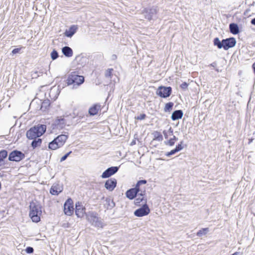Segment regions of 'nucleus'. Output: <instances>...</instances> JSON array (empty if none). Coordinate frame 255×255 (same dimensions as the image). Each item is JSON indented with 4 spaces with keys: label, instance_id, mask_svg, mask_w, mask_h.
<instances>
[{
    "label": "nucleus",
    "instance_id": "f257e3e1",
    "mask_svg": "<svg viewBox=\"0 0 255 255\" xmlns=\"http://www.w3.org/2000/svg\"><path fill=\"white\" fill-rule=\"evenodd\" d=\"M46 126L38 124L28 129L26 133V137L29 139H35L42 136L46 131Z\"/></svg>",
    "mask_w": 255,
    "mask_h": 255
},
{
    "label": "nucleus",
    "instance_id": "f03ea898",
    "mask_svg": "<svg viewBox=\"0 0 255 255\" xmlns=\"http://www.w3.org/2000/svg\"><path fill=\"white\" fill-rule=\"evenodd\" d=\"M29 216L32 221L37 223L40 221L41 215V207L37 202H31L29 205Z\"/></svg>",
    "mask_w": 255,
    "mask_h": 255
},
{
    "label": "nucleus",
    "instance_id": "7ed1b4c3",
    "mask_svg": "<svg viewBox=\"0 0 255 255\" xmlns=\"http://www.w3.org/2000/svg\"><path fill=\"white\" fill-rule=\"evenodd\" d=\"M67 138V135L60 134L49 143L48 148L51 150H56L62 147L65 143Z\"/></svg>",
    "mask_w": 255,
    "mask_h": 255
},
{
    "label": "nucleus",
    "instance_id": "20e7f679",
    "mask_svg": "<svg viewBox=\"0 0 255 255\" xmlns=\"http://www.w3.org/2000/svg\"><path fill=\"white\" fill-rule=\"evenodd\" d=\"M86 219L92 226L96 228H103V223L95 212H89L86 214Z\"/></svg>",
    "mask_w": 255,
    "mask_h": 255
},
{
    "label": "nucleus",
    "instance_id": "39448f33",
    "mask_svg": "<svg viewBox=\"0 0 255 255\" xmlns=\"http://www.w3.org/2000/svg\"><path fill=\"white\" fill-rule=\"evenodd\" d=\"M25 156L21 151L14 150L8 155V160L10 161L19 162L25 158Z\"/></svg>",
    "mask_w": 255,
    "mask_h": 255
},
{
    "label": "nucleus",
    "instance_id": "423d86ee",
    "mask_svg": "<svg viewBox=\"0 0 255 255\" xmlns=\"http://www.w3.org/2000/svg\"><path fill=\"white\" fill-rule=\"evenodd\" d=\"M172 93V88L171 87H165L160 86L157 90L156 94L159 97L163 98L169 97Z\"/></svg>",
    "mask_w": 255,
    "mask_h": 255
},
{
    "label": "nucleus",
    "instance_id": "0eeeda50",
    "mask_svg": "<svg viewBox=\"0 0 255 255\" xmlns=\"http://www.w3.org/2000/svg\"><path fill=\"white\" fill-rule=\"evenodd\" d=\"M150 213V209L146 204V201H145L144 204L139 208L136 209L134 212V215L138 217H141L146 216Z\"/></svg>",
    "mask_w": 255,
    "mask_h": 255
},
{
    "label": "nucleus",
    "instance_id": "6e6552de",
    "mask_svg": "<svg viewBox=\"0 0 255 255\" xmlns=\"http://www.w3.org/2000/svg\"><path fill=\"white\" fill-rule=\"evenodd\" d=\"M64 212L67 216H71L74 213L73 202L70 198L67 199L64 204Z\"/></svg>",
    "mask_w": 255,
    "mask_h": 255
},
{
    "label": "nucleus",
    "instance_id": "1a4fd4ad",
    "mask_svg": "<svg viewBox=\"0 0 255 255\" xmlns=\"http://www.w3.org/2000/svg\"><path fill=\"white\" fill-rule=\"evenodd\" d=\"M119 167L118 166L110 167L103 172L101 177L103 178H109L117 173L119 170Z\"/></svg>",
    "mask_w": 255,
    "mask_h": 255
},
{
    "label": "nucleus",
    "instance_id": "9d476101",
    "mask_svg": "<svg viewBox=\"0 0 255 255\" xmlns=\"http://www.w3.org/2000/svg\"><path fill=\"white\" fill-rule=\"evenodd\" d=\"M86 208L81 202H77L75 204V214L78 218H82L85 214Z\"/></svg>",
    "mask_w": 255,
    "mask_h": 255
},
{
    "label": "nucleus",
    "instance_id": "9b49d317",
    "mask_svg": "<svg viewBox=\"0 0 255 255\" xmlns=\"http://www.w3.org/2000/svg\"><path fill=\"white\" fill-rule=\"evenodd\" d=\"M117 180L115 178H110L107 180L105 183V187L109 191H112L117 185Z\"/></svg>",
    "mask_w": 255,
    "mask_h": 255
},
{
    "label": "nucleus",
    "instance_id": "f8f14e48",
    "mask_svg": "<svg viewBox=\"0 0 255 255\" xmlns=\"http://www.w3.org/2000/svg\"><path fill=\"white\" fill-rule=\"evenodd\" d=\"M66 125L65 120L62 117H58L54 122L53 125L55 126L54 128L57 129L63 128Z\"/></svg>",
    "mask_w": 255,
    "mask_h": 255
},
{
    "label": "nucleus",
    "instance_id": "ddd939ff",
    "mask_svg": "<svg viewBox=\"0 0 255 255\" xmlns=\"http://www.w3.org/2000/svg\"><path fill=\"white\" fill-rule=\"evenodd\" d=\"M157 12V9L156 8H152L150 9H145L143 12L145 18L150 20L152 18V17L156 14Z\"/></svg>",
    "mask_w": 255,
    "mask_h": 255
},
{
    "label": "nucleus",
    "instance_id": "4468645a",
    "mask_svg": "<svg viewBox=\"0 0 255 255\" xmlns=\"http://www.w3.org/2000/svg\"><path fill=\"white\" fill-rule=\"evenodd\" d=\"M236 44V40L234 38H229L224 39V49L227 50L233 47Z\"/></svg>",
    "mask_w": 255,
    "mask_h": 255
},
{
    "label": "nucleus",
    "instance_id": "2eb2a0df",
    "mask_svg": "<svg viewBox=\"0 0 255 255\" xmlns=\"http://www.w3.org/2000/svg\"><path fill=\"white\" fill-rule=\"evenodd\" d=\"M63 190V187L59 184L53 185L50 189V193L53 195H58Z\"/></svg>",
    "mask_w": 255,
    "mask_h": 255
},
{
    "label": "nucleus",
    "instance_id": "dca6fc26",
    "mask_svg": "<svg viewBox=\"0 0 255 255\" xmlns=\"http://www.w3.org/2000/svg\"><path fill=\"white\" fill-rule=\"evenodd\" d=\"M183 116V113L182 110H175L172 113L171 118L172 121H174L181 119Z\"/></svg>",
    "mask_w": 255,
    "mask_h": 255
},
{
    "label": "nucleus",
    "instance_id": "f3484780",
    "mask_svg": "<svg viewBox=\"0 0 255 255\" xmlns=\"http://www.w3.org/2000/svg\"><path fill=\"white\" fill-rule=\"evenodd\" d=\"M138 194L135 189L132 188L128 190L126 192V197L130 200L135 198Z\"/></svg>",
    "mask_w": 255,
    "mask_h": 255
},
{
    "label": "nucleus",
    "instance_id": "a211bd4d",
    "mask_svg": "<svg viewBox=\"0 0 255 255\" xmlns=\"http://www.w3.org/2000/svg\"><path fill=\"white\" fill-rule=\"evenodd\" d=\"M101 109V105L98 104L94 105L89 110V114L90 116H95L97 115L99 111Z\"/></svg>",
    "mask_w": 255,
    "mask_h": 255
},
{
    "label": "nucleus",
    "instance_id": "6ab92c4d",
    "mask_svg": "<svg viewBox=\"0 0 255 255\" xmlns=\"http://www.w3.org/2000/svg\"><path fill=\"white\" fill-rule=\"evenodd\" d=\"M104 205L105 208L107 210H110L115 206V203L113 200H111L110 198H106L105 199V203Z\"/></svg>",
    "mask_w": 255,
    "mask_h": 255
},
{
    "label": "nucleus",
    "instance_id": "aec40b11",
    "mask_svg": "<svg viewBox=\"0 0 255 255\" xmlns=\"http://www.w3.org/2000/svg\"><path fill=\"white\" fill-rule=\"evenodd\" d=\"M85 81H79L78 82L77 81H67L65 84H67V86H69L70 85H73L72 89L77 88L79 86L82 85Z\"/></svg>",
    "mask_w": 255,
    "mask_h": 255
},
{
    "label": "nucleus",
    "instance_id": "412c9836",
    "mask_svg": "<svg viewBox=\"0 0 255 255\" xmlns=\"http://www.w3.org/2000/svg\"><path fill=\"white\" fill-rule=\"evenodd\" d=\"M62 51L63 54L66 57H70L73 55V50L68 46L64 47L62 48Z\"/></svg>",
    "mask_w": 255,
    "mask_h": 255
},
{
    "label": "nucleus",
    "instance_id": "4be33fe9",
    "mask_svg": "<svg viewBox=\"0 0 255 255\" xmlns=\"http://www.w3.org/2000/svg\"><path fill=\"white\" fill-rule=\"evenodd\" d=\"M145 191H141L140 193H138V197L136 198L135 200V204L137 205L142 201H144L143 203L145 202V201H146V199H144V195H145Z\"/></svg>",
    "mask_w": 255,
    "mask_h": 255
},
{
    "label": "nucleus",
    "instance_id": "5701e85b",
    "mask_svg": "<svg viewBox=\"0 0 255 255\" xmlns=\"http://www.w3.org/2000/svg\"><path fill=\"white\" fill-rule=\"evenodd\" d=\"M68 80H84V77L78 75L76 72H73L69 75Z\"/></svg>",
    "mask_w": 255,
    "mask_h": 255
},
{
    "label": "nucleus",
    "instance_id": "b1692460",
    "mask_svg": "<svg viewBox=\"0 0 255 255\" xmlns=\"http://www.w3.org/2000/svg\"><path fill=\"white\" fill-rule=\"evenodd\" d=\"M230 30L231 32L234 34H237L239 32V27L235 23H231L230 24Z\"/></svg>",
    "mask_w": 255,
    "mask_h": 255
},
{
    "label": "nucleus",
    "instance_id": "393cba45",
    "mask_svg": "<svg viewBox=\"0 0 255 255\" xmlns=\"http://www.w3.org/2000/svg\"><path fill=\"white\" fill-rule=\"evenodd\" d=\"M77 28L75 26L73 25L71 26L68 30H66L65 32V35L68 37H72L74 33L76 32Z\"/></svg>",
    "mask_w": 255,
    "mask_h": 255
},
{
    "label": "nucleus",
    "instance_id": "a878e982",
    "mask_svg": "<svg viewBox=\"0 0 255 255\" xmlns=\"http://www.w3.org/2000/svg\"><path fill=\"white\" fill-rule=\"evenodd\" d=\"M50 105V101L49 100H45L41 103L40 109L43 111H45L48 109Z\"/></svg>",
    "mask_w": 255,
    "mask_h": 255
},
{
    "label": "nucleus",
    "instance_id": "bb28decb",
    "mask_svg": "<svg viewBox=\"0 0 255 255\" xmlns=\"http://www.w3.org/2000/svg\"><path fill=\"white\" fill-rule=\"evenodd\" d=\"M42 143V139L39 138H35V139H33V141L31 142V145L33 149L36 148L38 146H40Z\"/></svg>",
    "mask_w": 255,
    "mask_h": 255
},
{
    "label": "nucleus",
    "instance_id": "cd10ccee",
    "mask_svg": "<svg viewBox=\"0 0 255 255\" xmlns=\"http://www.w3.org/2000/svg\"><path fill=\"white\" fill-rule=\"evenodd\" d=\"M209 231L208 228H202L197 233V236L198 237H202L206 235Z\"/></svg>",
    "mask_w": 255,
    "mask_h": 255
},
{
    "label": "nucleus",
    "instance_id": "c85d7f7f",
    "mask_svg": "<svg viewBox=\"0 0 255 255\" xmlns=\"http://www.w3.org/2000/svg\"><path fill=\"white\" fill-rule=\"evenodd\" d=\"M7 156V151L3 149L0 151V162L4 163V160Z\"/></svg>",
    "mask_w": 255,
    "mask_h": 255
},
{
    "label": "nucleus",
    "instance_id": "c756f323",
    "mask_svg": "<svg viewBox=\"0 0 255 255\" xmlns=\"http://www.w3.org/2000/svg\"><path fill=\"white\" fill-rule=\"evenodd\" d=\"M174 106V103L173 102H170L165 104V107L164 108V111L165 112H170Z\"/></svg>",
    "mask_w": 255,
    "mask_h": 255
},
{
    "label": "nucleus",
    "instance_id": "7c9ffc66",
    "mask_svg": "<svg viewBox=\"0 0 255 255\" xmlns=\"http://www.w3.org/2000/svg\"><path fill=\"white\" fill-rule=\"evenodd\" d=\"M153 134L154 136V138H153L154 140H157L159 141L162 140L163 136L160 132L156 131H155L154 132H153Z\"/></svg>",
    "mask_w": 255,
    "mask_h": 255
},
{
    "label": "nucleus",
    "instance_id": "2f4dec72",
    "mask_svg": "<svg viewBox=\"0 0 255 255\" xmlns=\"http://www.w3.org/2000/svg\"><path fill=\"white\" fill-rule=\"evenodd\" d=\"M214 45L217 46L219 48H221L223 46V40L220 41L218 38H216L214 39Z\"/></svg>",
    "mask_w": 255,
    "mask_h": 255
},
{
    "label": "nucleus",
    "instance_id": "473e14b6",
    "mask_svg": "<svg viewBox=\"0 0 255 255\" xmlns=\"http://www.w3.org/2000/svg\"><path fill=\"white\" fill-rule=\"evenodd\" d=\"M113 69H108L105 72V76L107 78H113Z\"/></svg>",
    "mask_w": 255,
    "mask_h": 255
},
{
    "label": "nucleus",
    "instance_id": "72a5a7b5",
    "mask_svg": "<svg viewBox=\"0 0 255 255\" xmlns=\"http://www.w3.org/2000/svg\"><path fill=\"white\" fill-rule=\"evenodd\" d=\"M58 57V54L57 53V52L54 50L52 51V52L51 53V57L52 58V60H55L56 59H57Z\"/></svg>",
    "mask_w": 255,
    "mask_h": 255
},
{
    "label": "nucleus",
    "instance_id": "f704fd0d",
    "mask_svg": "<svg viewBox=\"0 0 255 255\" xmlns=\"http://www.w3.org/2000/svg\"><path fill=\"white\" fill-rule=\"evenodd\" d=\"M164 143L166 144V145H168L169 146H173L174 145V143H175V141H174V140L172 138H170L169 140H168L167 141H164Z\"/></svg>",
    "mask_w": 255,
    "mask_h": 255
},
{
    "label": "nucleus",
    "instance_id": "c9c22d12",
    "mask_svg": "<svg viewBox=\"0 0 255 255\" xmlns=\"http://www.w3.org/2000/svg\"><path fill=\"white\" fill-rule=\"evenodd\" d=\"M177 152H178V151L175 148H174L171 150L170 151L166 152L165 153V155L167 157H170V156L175 154Z\"/></svg>",
    "mask_w": 255,
    "mask_h": 255
},
{
    "label": "nucleus",
    "instance_id": "e433bc0d",
    "mask_svg": "<svg viewBox=\"0 0 255 255\" xmlns=\"http://www.w3.org/2000/svg\"><path fill=\"white\" fill-rule=\"evenodd\" d=\"M183 143V141H181L180 143H179L178 145L176 146V147L175 148L177 151H180L183 148V146L182 145Z\"/></svg>",
    "mask_w": 255,
    "mask_h": 255
},
{
    "label": "nucleus",
    "instance_id": "4c0bfd02",
    "mask_svg": "<svg viewBox=\"0 0 255 255\" xmlns=\"http://www.w3.org/2000/svg\"><path fill=\"white\" fill-rule=\"evenodd\" d=\"M26 253L27 254H32L34 252V249L32 247H27L25 250Z\"/></svg>",
    "mask_w": 255,
    "mask_h": 255
},
{
    "label": "nucleus",
    "instance_id": "58836bf2",
    "mask_svg": "<svg viewBox=\"0 0 255 255\" xmlns=\"http://www.w3.org/2000/svg\"><path fill=\"white\" fill-rule=\"evenodd\" d=\"M72 153V151H70L69 152L66 153L64 155H63L61 158H60V162H63L64 160H65L67 157L69 156V155Z\"/></svg>",
    "mask_w": 255,
    "mask_h": 255
},
{
    "label": "nucleus",
    "instance_id": "ea45409f",
    "mask_svg": "<svg viewBox=\"0 0 255 255\" xmlns=\"http://www.w3.org/2000/svg\"><path fill=\"white\" fill-rule=\"evenodd\" d=\"M146 116L145 114H141L139 116L135 117V119L137 120H144L146 118Z\"/></svg>",
    "mask_w": 255,
    "mask_h": 255
},
{
    "label": "nucleus",
    "instance_id": "a19ab883",
    "mask_svg": "<svg viewBox=\"0 0 255 255\" xmlns=\"http://www.w3.org/2000/svg\"><path fill=\"white\" fill-rule=\"evenodd\" d=\"M188 85H189V84H188L186 82H184L182 84H181L180 87L183 90H186L187 89Z\"/></svg>",
    "mask_w": 255,
    "mask_h": 255
},
{
    "label": "nucleus",
    "instance_id": "79ce46f5",
    "mask_svg": "<svg viewBox=\"0 0 255 255\" xmlns=\"http://www.w3.org/2000/svg\"><path fill=\"white\" fill-rule=\"evenodd\" d=\"M139 187H140V185H139V184L138 185V183H136V185H135V187H134V188H133V189H135V191H136L137 193H139V192H140H140L141 191L140 190Z\"/></svg>",
    "mask_w": 255,
    "mask_h": 255
},
{
    "label": "nucleus",
    "instance_id": "37998d69",
    "mask_svg": "<svg viewBox=\"0 0 255 255\" xmlns=\"http://www.w3.org/2000/svg\"><path fill=\"white\" fill-rule=\"evenodd\" d=\"M138 185L139 184L140 186L142 184H145L147 183V181L145 179L140 180L137 182Z\"/></svg>",
    "mask_w": 255,
    "mask_h": 255
},
{
    "label": "nucleus",
    "instance_id": "c03bdc74",
    "mask_svg": "<svg viewBox=\"0 0 255 255\" xmlns=\"http://www.w3.org/2000/svg\"><path fill=\"white\" fill-rule=\"evenodd\" d=\"M20 48H15L12 51V53L13 54H15L17 53H18L20 51Z\"/></svg>",
    "mask_w": 255,
    "mask_h": 255
},
{
    "label": "nucleus",
    "instance_id": "a18cd8bd",
    "mask_svg": "<svg viewBox=\"0 0 255 255\" xmlns=\"http://www.w3.org/2000/svg\"><path fill=\"white\" fill-rule=\"evenodd\" d=\"M167 132L168 133L169 135H173V130L171 127L169 128L168 131Z\"/></svg>",
    "mask_w": 255,
    "mask_h": 255
},
{
    "label": "nucleus",
    "instance_id": "49530a36",
    "mask_svg": "<svg viewBox=\"0 0 255 255\" xmlns=\"http://www.w3.org/2000/svg\"><path fill=\"white\" fill-rule=\"evenodd\" d=\"M163 133L164 135L165 138L167 139L168 135H169L167 131H166L165 130H164Z\"/></svg>",
    "mask_w": 255,
    "mask_h": 255
},
{
    "label": "nucleus",
    "instance_id": "de8ad7c7",
    "mask_svg": "<svg viewBox=\"0 0 255 255\" xmlns=\"http://www.w3.org/2000/svg\"><path fill=\"white\" fill-rule=\"evenodd\" d=\"M210 66L213 67L214 68H216L217 63L216 62H214L213 63L211 64Z\"/></svg>",
    "mask_w": 255,
    "mask_h": 255
},
{
    "label": "nucleus",
    "instance_id": "09e8293b",
    "mask_svg": "<svg viewBox=\"0 0 255 255\" xmlns=\"http://www.w3.org/2000/svg\"><path fill=\"white\" fill-rule=\"evenodd\" d=\"M251 23L252 24L255 25V17L252 19Z\"/></svg>",
    "mask_w": 255,
    "mask_h": 255
},
{
    "label": "nucleus",
    "instance_id": "8fccbe9b",
    "mask_svg": "<svg viewBox=\"0 0 255 255\" xmlns=\"http://www.w3.org/2000/svg\"><path fill=\"white\" fill-rule=\"evenodd\" d=\"M172 138L174 140V141H177L178 140V138L176 137L175 135H173Z\"/></svg>",
    "mask_w": 255,
    "mask_h": 255
},
{
    "label": "nucleus",
    "instance_id": "3c124183",
    "mask_svg": "<svg viewBox=\"0 0 255 255\" xmlns=\"http://www.w3.org/2000/svg\"><path fill=\"white\" fill-rule=\"evenodd\" d=\"M232 255H239V253L238 252H236L234 253Z\"/></svg>",
    "mask_w": 255,
    "mask_h": 255
},
{
    "label": "nucleus",
    "instance_id": "603ef678",
    "mask_svg": "<svg viewBox=\"0 0 255 255\" xmlns=\"http://www.w3.org/2000/svg\"><path fill=\"white\" fill-rule=\"evenodd\" d=\"M216 70H217V71H222V69L219 70V68H216Z\"/></svg>",
    "mask_w": 255,
    "mask_h": 255
},
{
    "label": "nucleus",
    "instance_id": "864d4df0",
    "mask_svg": "<svg viewBox=\"0 0 255 255\" xmlns=\"http://www.w3.org/2000/svg\"><path fill=\"white\" fill-rule=\"evenodd\" d=\"M135 143V141H132L131 143V145H133V144Z\"/></svg>",
    "mask_w": 255,
    "mask_h": 255
},
{
    "label": "nucleus",
    "instance_id": "5fc2aeb1",
    "mask_svg": "<svg viewBox=\"0 0 255 255\" xmlns=\"http://www.w3.org/2000/svg\"><path fill=\"white\" fill-rule=\"evenodd\" d=\"M3 164H4V163H2V162H0V166Z\"/></svg>",
    "mask_w": 255,
    "mask_h": 255
},
{
    "label": "nucleus",
    "instance_id": "6e6d98bb",
    "mask_svg": "<svg viewBox=\"0 0 255 255\" xmlns=\"http://www.w3.org/2000/svg\"><path fill=\"white\" fill-rule=\"evenodd\" d=\"M1 182H0V190L1 189Z\"/></svg>",
    "mask_w": 255,
    "mask_h": 255
},
{
    "label": "nucleus",
    "instance_id": "4d7b16f0",
    "mask_svg": "<svg viewBox=\"0 0 255 255\" xmlns=\"http://www.w3.org/2000/svg\"><path fill=\"white\" fill-rule=\"evenodd\" d=\"M158 159H159V160H164L163 159H162V158H159Z\"/></svg>",
    "mask_w": 255,
    "mask_h": 255
},
{
    "label": "nucleus",
    "instance_id": "13d9d810",
    "mask_svg": "<svg viewBox=\"0 0 255 255\" xmlns=\"http://www.w3.org/2000/svg\"><path fill=\"white\" fill-rule=\"evenodd\" d=\"M198 81L199 82V83H201V80H199V81Z\"/></svg>",
    "mask_w": 255,
    "mask_h": 255
},
{
    "label": "nucleus",
    "instance_id": "bf43d9fd",
    "mask_svg": "<svg viewBox=\"0 0 255 255\" xmlns=\"http://www.w3.org/2000/svg\"><path fill=\"white\" fill-rule=\"evenodd\" d=\"M99 84H100V83H96V85H99Z\"/></svg>",
    "mask_w": 255,
    "mask_h": 255
}]
</instances>
